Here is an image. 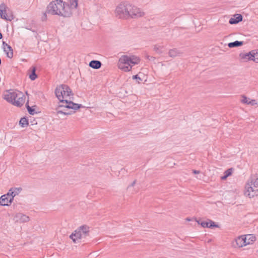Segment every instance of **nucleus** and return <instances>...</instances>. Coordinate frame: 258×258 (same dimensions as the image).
<instances>
[{"mask_svg":"<svg viewBox=\"0 0 258 258\" xmlns=\"http://www.w3.org/2000/svg\"><path fill=\"white\" fill-rule=\"evenodd\" d=\"M101 62L99 60H93L89 62V66L95 69H98L101 66Z\"/></svg>","mask_w":258,"mask_h":258,"instance_id":"aec40b11","label":"nucleus"},{"mask_svg":"<svg viewBox=\"0 0 258 258\" xmlns=\"http://www.w3.org/2000/svg\"><path fill=\"white\" fill-rule=\"evenodd\" d=\"M56 114L58 115L59 114L64 115H71L75 113L76 110L73 109L72 108H65L64 107H61L58 108L57 106L56 109Z\"/></svg>","mask_w":258,"mask_h":258,"instance_id":"9b49d317","label":"nucleus"},{"mask_svg":"<svg viewBox=\"0 0 258 258\" xmlns=\"http://www.w3.org/2000/svg\"><path fill=\"white\" fill-rule=\"evenodd\" d=\"M21 190V188H15L14 191L10 192V195L11 197H13V198L20 192V190ZM12 189H10L9 192H11Z\"/></svg>","mask_w":258,"mask_h":258,"instance_id":"bb28decb","label":"nucleus"},{"mask_svg":"<svg viewBox=\"0 0 258 258\" xmlns=\"http://www.w3.org/2000/svg\"><path fill=\"white\" fill-rule=\"evenodd\" d=\"M243 43V41L236 40L234 42L229 43L228 44V46L229 48L236 47L242 45Z\"/></svg>","mask_w":258,"mask_h":258,"instance_id":"412c9836","label":"nucleus"},{"mask_svg":"<svg viewBox=\"0 0 258 258\" xmlns=\"http://www.w3.org/2000/svg\"><path fill=\"white\" fill-rule=\"evenodd\" d=\"M245 241L244 239V236H240L235 239V242L232 244V245L234 247H242L243 246H245Z\"/></svg>","mask_w":258,"mask_h":258,"instance_id":"ddd939ff","label":"nucleus"},{"mask_svg":"<svg viewBox=\"0 0 258 258\" xmlns=\"http://www.w3.org/2000/svg\"><path fill=\"white\" fill-rule=\"evenodd\" d=\"M248 183L252 184V186L255 189H258V178H251Z\"/></svg>","mask_w":258,"mask_h":258,"instance_id":"5701e85b","label":"nucleus"},{"mask_svg":"<svg viewBox=\"0 0 258 258\" xmlns=\"http://www.w3.org/2000/svg\"><path fill=\"white\" fill-rule=\"evenodd\" d=\"M136 183V180L133 181V182L131 184V186H133Z\"/></svg>","mask_w":258,"mask_h":258,"instance_id":"4c0bfd02","label":"nucleus"},{"mask_svg":"<svg viewBox=\"0 0 258 258\" xmlns=\"http://www.w3.org/2000/svg\"><path fill=\"white\" fill-rule=\"evenodd\" d=\"M8 7L5 5V3H2L0 5V16L2 19L7 21H11L13 19L12 15H8L7 11Z\"/></svg>","mask_w":258,"mask_h":258,"instance_id":"6e6552de","label":"nucleus"},{"mask_svg":"<svg viewBox=\"0 0 258 258\" xmlns=\"http://www.w3.org/2000/svg\"><path fill=\"white\" fill-rule=\"evenodd\" d=\"M199 179H201V177H198Z\"/></svg>","mask_w":258,"mask_h":258,"instance_id":"79ce46f5","label":"nucleus"},{"mask_svg":"<svg viewBox=\"0 0 258 258\" xmlns=\"http://www.w3.org/2000/svg\"><path fill=\"white\" fill-rule=\"evenodd\" d=\"M232 170H233L232 168H229L224 172V174L227 175L228 176H229L230 175H231Z\"/></svg>","mask_w":258,"mask_h":258,"instance_id":"2f4dec72","label":"nucleus"},{"mask_svg":"<svg viewBox=\"0 0 258 258\" xmlns=\"http://www.w3.org/2000/svg\"><path fill=\"white\" fill-rule=\"evenodd\" d=\"M143 74L141 73H139L137 75H134L132 76V79L133 80H142V79L141 78V76Z\"/></svg>","mask_w":258,"mask_h":258,"instance_id":"c756f323","label":"nucleus"},{"mask_svg":"<svg viewBox=\"0 0 258 258\" xmlns=\"http://www.w3.org/2000/svg\"><path fill=\"white\" fill-rule=\"evenodd\" d=\"M239 56L243 59L244 61H246L248 60H252L253 57V53H252V51L246 53H240L239 54Z\"/></svg>","mask_w":258,"mask_h":258,"instance_id":"dca6fc26","label":"nucleus"},{"mask_svg":"<svg viewBox=\"0 0 258 258\" xmlns=\"http://www.w3.org/2000/svg\"><path fill=\"white\" fill-rule=\"evenodd\" d=\"M68 5V4H67ZM69 7L72 11L73 9H76L78 7V0H69Z\"/></svg>","mask_w":258,"mask_h":258,"instance_id":"4be33fe9","label":"nucleus"},{"mask_svg":"<svg viewBox=\"0 0 258 258\" xmlns=\"http://www.w3.org/2000/svg\"><path fill=\"white\" fill-rule=\"evenodd\" d=\"M26 107L27 109V110L29 114L31 115H34L36 113H37L36 111H35V109L32 108V107H30L28 105V103L26 105Z\"/></svg>","mask_w":258,"mask_h":258,"instance_id":"c85d7f7f","label":"nucleus"},{"mask_svg":"<svg viewBox=\"0 0 258 258\" xmlns=\"http://www.w3.org/2000/svg\"><path fill=\"white\" fill-rule=\"evenodd\" d=\"M258 189H255L250 184V183H247L245 187L244 195L245 196L251 198L257 195Z\"/></svg>","mask_w":258,"mask_h":258,"instance_id":"1a4fd4ad","label":"nucleus"},{"mask_svg":"<svg viewBox=\"0 0 258 258\" xmlns=\"http://www.w3.org/2000/svg\"><path fill=\"white\" fill-rule=\"evenodd\" d=\"M3 37V35L2 34V33L0 32V39H1Z\"/></svg>","mask_w":258,"mask_h":258,"instance_id":"58836bf2","label":"nucleus"},{"mask_svg":"<svg viewBox=\"0 0 258 258\" xmlns=\"http://www.w3.org/2000/svg\"><path fill=\"white\" fill-rule=\"evenodd\" d=\"M228 177V176L227 175H226L225 174H224V175L223 176H222V177H221V179H222V180H224V179H226Z\"/></svg>","mask_w":258,"mask_h":258,"instance_id":"e433bc0d","label":"nucleus"},{"mask_svg":"<svg viewBox=\"0 0 258 258\" xmlns=\"http://www.w3.org/2000/svg\"><path fill=\"white\" fill-rule=\"evenodd\" d=\"M129 18L136 19L140 17H143L145 15L144 12H143L140 8L133 6L129 4Z\"/></svg>","mask_w":258,"mask_h":258,"instance_id":"0eeeda50","label":"nucleus"},{"mask_svg":"<svg viewBox=\"0 0 258 258\" xmlns=\"http://www.w3.org/2000/svg\"><path fill=\"white\" fill-rule=\"evenodd\" d=\"M154 50L158 54H161L162 53V51L160 47H158L157 46H155L154 47Z\"/></svg>","mask_w":258,"mask_h":258,"instance_id":"7c9ffc66","label":"nucleus"},{"mask_svg":"<svg viewBox=\"0 0 258 258\" xmlns=\"http://www.w3.org/2000/svg\"><path fill=\"white\" fill-rule=\"evenodd\" d=\"M182 53V52L178 49L174 48L169 50L168 54L171 57H174L177 56H180Z\"/></svg>","mask_w":258,"mask_h":258,"instance_id":"f3484780","label":"nucleus"},{"mask_svg":"<svg viewBox=\"0 0 258 258\" xmlns=\"http://www.w3.org/2000/svg\"><path fill=\"white\" fill-rule=\"evenodd\" d=\"M128 6L129 4L127 3L120 4L115 10L116 16L120 19H128L130 17Z\"/></svg>","mask_w":258,"mask_h":258,"instance_id":"423d86ee","label":"nucleus"},{"mask_svg":"<svg viewBox=\"0 0 258 258\" xmlns=\"http://www.w3.org/2000/svg\"><path fill=\"white\" fill-rule=\"evenodd\" d=\"M37 76L36 74V68L33 67L31 70V73L29 74V78L33 81L36 79Z\"/></svg>","mask_w":258,"mask_h":258,"instance_id":"b1692460","label":"nucleus"},{"mask_svg":"<svg viewBox=\"0 0 258 258\" xmlns=\"http://www.w3.org/2000/svg\"><path fill=\"white\" fill-rule=\"evenodd\" d=\"M28 124V120L25 117L21 118L19 121V124L23 127L27 126Z\"/></svg>","mask_w":258,"mask_h":258,"instance_id":"a878e982","label":"nucleus"},{"mask_svg":"<svg viewBox=\"0 0 258 258\" xmlns=\"http://www.w3.org/2000/svg\"><path fill=\"white\" fill-rule=\"evenodd\" d=\"M13 201V198L11 197L10 192L7 194L4 195L0 197V205L3 206L10 205Z\"/></svg>","mask_w":258,"mask_h":258,"instance_id":"9d476101","label":"nucleus"},{"mask_svg":"<svg viewBox=\"0 0 258 258\" xmlns=\"http://www.w3.org/2000/svg\"><path fill=\"white\" fill-rule=\"evenodd\" d=\"M55 94L57 99L60 101L58 108L64 107L65 108H72L78 110L80 108L82 105L74 103L72 101L68 100V98H70L74 94L70 88L66 85H60L57 87L55 90Z\"/></svg>","mask_w":258,"mask_h":258,"instance_id":"f257e3e1","label":"nucleus"},{"mask_svg":"<svg viewBox=\"0 0 258 258\" xmlns=\"http://www.w3.org/2000/svg\"><path fill=\"white\" fill-rule=\"evenodd\" d=\"M89 227L87 225L81 226L70 236V238L74 242L77 243L79 240L89 236Z\"/></svg>","mask_w":258,"mask_h":258,"instance_id":"39448f33","label":"nucleus"},{"mask_svg":"<svg viewBox=\"0 0 258 258\" xmlns=\"http://www.w3.org/2000/svg\"><path fill=\"white\" fill-rule=\"evenodd\" d=\"M14 219L16 222L24 223L28 222L30 220V218L25 214L18 213L15 214Z\"/></svg>","mask_w":258,"mask_h":258,"instance_id":"f8f14e48","label":"nucleus"},{"mask_svg":"<svg viewBox=\"0 0 258 258\" xmlns=\"http://www.w3.org/2000/svg\"><path fill=\"white\" fill-rule=\"evenodd\" d=\"M146 58L149 60H154L155 59V57L153 56H151L150 55H147Z\"/></svg>","mask_w":258,"mask_h":258,"instance_id":"72a5a7b5","label":"nucleus"},{"mask_svg":"<svg viewBox=\"0 0 258 258\" xmlns=\"http://www.w3.org/2000/svg\"><path fill=\"white\" fill-rule=\"evenodd\" d=\"M192 172L194 174H199L200 173V171L199 170H193Z\"/></svg>","mask_w":258,"mask_h":258,"instance_id":"f704fd0d","label":"nucleus"},{"mask_svg":"<svg viewBox=\"0 0 258 258\" xmlns=\"http://www.w3.org/2000/svg\"><path fill=\"white\" fill-rule=\"evenodd\" d=\"M186 220H187V221H190V220L189 218H188L186 219Z\"/></svg>","mask_w":258,"mask_h":258,"instance_id":"a19ab883","label":"nucleus"},{"mask_svg":"<svg viewBox=\"0 0 258 258\" xmlns=\"http://www.w3.org/2000/svg\"><path fill=\"white\" fill-rule=\"evenodd\" d=\"M228 177V176L227 175H226L225 174H224V175L223 176H222V177H221V179H222V180H224V179H226Z\"/></svg>","mask_w":258,"mask_h":258,"instance_id":"c9c22d12","label":"nucleus"},{"mask_svg":"<svg viewBox=\"0 0 258 258\" xmlns=\"http://www.w3.org/2000/svg\"><path fill=\"white\" fill-rule=\"evenodd\" d=\"M3 96L5 100L17 107L22 106L25 101V97L24 94L16 90H6L4 92Z\"/></svg>","mask_w":258,"mask_h":258,"instance_id":"7ed1b4c3","label":"nucleus"},{"mask_svg":"<svg viewBox=\"0 0 258 258\" xmlns=\"http://www.w3.org/2000/svg\"><path fill=\"white\" fill-rule=\"evenodd\" d=\"M7 50H8V51L5 52L6 53L7 56L10 58H12L13 56V51L12 47L9 45L7 47Z\"/></svg>","mask_w":258,"mask_h":258,"instance_id":"393cba45","label":"nucleus"},{"mask_svg":"<svg viewBox=\"0 0 258 258\" xmlns=\"http://www.w3.org/2000/svg\"><path fill=\"white\" fill-rule=\"evenodd\" d=\"M249 98H248L246 96L243 95L241 96V101L242 103L250 104L251 105H254L256 104L255 100H249Z\"/></svg>","mask_w":258,"mask_h":258,"instance_id":"6ab92c4d","label":"nucleus"},{"mask_svg":"<svg viewBox=\"0 0 258 258\" xmlns=\"http://www.w3.org/2000/svg\"><path fill=\"white\" fill-rule=\"evenodd\" d=\"M9 45H8L6 42L5 41H3V49H4V51H8V50H7V47L9 46Z\"/></svg>","mask_w":258,"mask_h":258,"instance_id":"473e14b6","label":"nucleus"},{"mask_svg":"<svg viewBox=\"0 0 258 258\" xmlns=\"http://www.w3.org/2000/svg\"><path fill=\"white\" fill-rule=\"evenodd\" d=\"M242 16L241 14H237L233 16V18H231L229 21L230 24H236L239 22L242 21Z\"/></svg>","mask_w":258,"mask_h":258,"instance_id":"4468645a","label":"nucleus"},{"mask_svg":"<svg viewBox=\"0 0 258 258\" xmlns=\"http://www.w3.org/2000/svg\"><path fill=\"white\" fill-rule=\"evenodd\" d=\"M198 222L199 224H201V226L204 228L207 227L212 228L213 227H218V225L215 224V223L212 220H209V222L205 221L201 222V223H200L199 221H198Z\"/></svg>","mask_w":258,"mask_h":258,"instance_id":"2eb2a0df","label":"nucleus"},{"mask_svg":"<svg viewBox=\"0 0 258 258\" xmlns=\"http://www.w3.org/2000/svg\"><path fill=\"white\" fill-rule=\"evenodd\" d=\"M252 53H253L252 60L255 62H258V50H252Z\"/></svg>","mask_w":258,"mask_h":258,"instance_id":"cd10ccee","label":"nucleus"},{"mask_svg":"<svg viewBox=\"0 0 258 258\" xmlns=\"http://www.w3.org/2000/svg\"><path fill=\"white\" fill-rule=\"evenodd\" d=\"M244 239L245 241L246 245L250 244L255 240V237L252 234H248L244 236Z\"/></svg>","mask_w":258,"mask_h":258,"instance_id":"a211bd4d","label":"nucleus"},{"mask_svg":"<svg viewBox=\"0 0 258 258\" xmlns=\"http://www.w3.org/2000/svg\"><path fill=\"white\" fill-rule=\"evenodd\" d=\"M140 61V58L136 55H124L120 57L118 66L120 70L124 72H128L131 70L133 66L138 64Z\"/></svg>","mask_w":258,"mask_h":258,"instance_id":"20e7f679","label":"nucleus"},{"mask_svg":"<svg viewBox=\"0 0 258 258\" xmlns=\"http://www.w3.org/2000/svg\"><path fill=\"white\" fill-rule=\"evenodd\" d=\"M18 98H19L18 97H16V98L15 97V101H17V100H18Z\"/></svg>","mask_w":258,"mask_h":258,"instance_id":"ea45409f","label":"nucleus"},{"mask_svg":"<svg viewBox=\"0 0 258 258\" xmlns=\"http://www.w3.org/2000/svg\"><path fill=\"white\" fill-rule=\"evenodd\" d=\"M47 11L52 15L63 17H70L73 13L69 5L62 0H55L51 2L47 6Z\"/></svg>","mask_w":258,"mask_h":258,"instance_id":"f03ea898","label":"nucleus"}]
</instances>
